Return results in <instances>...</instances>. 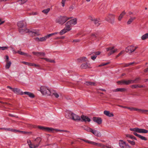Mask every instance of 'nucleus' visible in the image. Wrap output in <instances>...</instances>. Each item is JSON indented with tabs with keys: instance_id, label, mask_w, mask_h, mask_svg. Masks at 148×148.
Here are the masks:
<instances>
[{
	"instance_id": "7c9ffc66",
	"label": "nucleus",
	"mask_w": 148,
	"mask_h": 148,
	"mask_svg": "<svg viewBox=\"0 0 148 148\" xmlns=\"http://www.w3.org/2000/svg\"><path fill=\"white\" fill-rule=\"evenodd\" d=\"M148 39V33H146L143 35L141 37L142 40H145Z\"/></svg>"
},
{
	"instance_id": "b1692460",
	"label": "nucleus",
	"mask_w": 148,
	"mask_h": 148,
	"mask_svg": "<svg viewBox=\"0 0 148 148\" xmlns=\"http://www.w3.org/2000/svg\"><path fill=\"white\" fill-rule=\"evenodd\" d=\"M104 114L106 115L109 117H112L114 116V114L110 112L109 111H104Z\"/></svg>"
},
{
	"instance_id": "e433bc0d",
	"label": "nucleus",
	"mask_w": 148,
	"mask_h": 148,
	"mask_svg": "<svg viewBox=\"0 0 148 148\" xmlns=\"http://www.w3.org/2000/svg\"><path fill=\"white\" fill-rule=\"evenodd\" d=\"M47 39V38L46 36L43 37H40V42L45 41Z\"/></svg>"
},
{
	"instance_id": "052dcab7",
	"label": "nucleus",
	"mask_w": 148,
	"mask_h": 148,
	"mask_svg": "<svg viewBox=\"0 0 148 148\" xmlns=\"http://www.w3.org/2000/svg\"><path fill=\"white\" fill-rule=\"evenodd\" d=\"M53 36V34H52L51 33V34H48L47 35H46V37H47V38H49L51 36Z\"/></svg>"
},
{
	"instance_id": "423d86ee",
	"label": "nucleus",
	"mask_w": 148,
	"mask_h": 148,
	"mask_svg": "<svg viewBox=\"0 0 148 148\" xmlns=\"http://www.w3.org/2000/svg\"><path fill=\"white\" fill-rule=\"evenodd\" d=\"M106 51H109L108 54L109 56H110L116 52L117 51V49H114V47L112 46L106 48Z\"/></svg>"
},
{
	"instance_id": "ea45409f",
	"label": "nucleus",
	"mask_w": 148,
	"mask_h": 148,
	"mask_svg": "<svg viewBox=\"0 0 148 148\" xmlns=\"http://www.w3.org/2000/svg\"><path fill=\"white\" fill-rule=\"evenodd\" d=\"M96 37V35L95 34H93L91 35L90 39V40H94Z\"/></svg>"
},
{
	"instance_id": "4d7b16f0",
	"label": "nucleus",
	"mask_w": 148,
	"mask_h": 148,
	"mask_svg": "<svg viewBox=\"0 0 148 148\" xmlns=\"http://www.w3.org/2000/svg\"><path fill=\"white\" fill-rule=\"evenodd\" d=\"M45 53H39V56H44Z\"/></svg>"
},
{
	"instance_id": "f257e3e1",
	"label": "nucleus",
	"mask_w": 148,
	"mask_h": 148,
	"mask_svg": "<svg viewBox=\"0 0 148 148\" xmlns=\"http://www.w3.org/2000/svg\"><path fill=\"white\" fill-rule=\"evenodd\" d=\"M41 141V139L39 137H38L36 139L33 144L32 143L31 140H27V143L30 148H36L39 145Z\"/></svg>"
},
{
	"instance_id": "473e14b6",
	"label": "nucleus",
	"mask_w": 148,
	"mask_h": 148,
	"mask_svg": "<svg viewBox=\"0 0 148 148\" xmlns=\"http://www.w3.org/2000/svg\"><path fill=\"white\" fill-rule=\"evenodd\" d=\"M125 90V89L124 88H117L116 89L114 90L113 91L114 92H116L118 91L123 92Z\"/></svg>"
},
{
	"instance_id": "2f4dec72",
	"label": "nucleus",
	"mask_w": 148,
	"mask_h": 148,
	"mask_svg": "<svg viewBox=\"0 0 148 148\" xmlns=\"http://www.w3.org/2000/svg\"><path fill=\"white\" fill-rule=\"evenodd\" d=\"M51 95L54 96L56 98H58L59 97L58 94L56 91H52L51 92Z\"/></svg>"
},
{
	"instance_id": "39448f33",
	"label": "nucleus",
	"mask_w": 148,
	"mask_h": 148,
	"mask_svg": "<svg viewBox=\"0 0 148 148\" xmlns=\"http://www.w3.org/2000/svg\"><path fill=\"white\" fill-rule=\"evenodd\" d=\"M138 78H136L134 80H123L121 81H119L118 82V84H119L128 85L130 84L136 83L137 82V81H138Z\"/></svg>"
},
{
	"instance_id": "5701e85b",
	"label": "nucleus",
	"mask_w": 148,
	"mask_h": 148,
	"mask_svg": "<svg viewBox=\"0 0 148 148\" xmlns=\"http://www.w3.org/2000/svg\"><path fill=\"white\" fill-rule=\"evenodd\" d=\"M93 120L98 124H100L101 123V120L100 118L94 117L93 118Z\"/></svg>"
},
{
	"instance_id": "c756f323",
	"label": "nucleus",
	"mask_w": 148,
	"mask_h": 148,
	"mask_svg": "<svg viewBox=\"0 0 148 148\" xmlns=\"http://www.w3.org/2000/svg\"><path fill=\"white\" fill-rule=\"evenodd\" d=\"M6 64L5 66V68L6 69H8L10 68L12 63L11 61H7L6 62Z\"/></svg>"
},
{
	"instance_id": "6e6d98bb",
	"label": "nucleus",
	"mask_w": 148,
	"mask_h": 148,
	"mask_svg": "<svg viewBox=\"0 0 148 148\" xmlns=\"http://www.w3.org/2000/svg\"><path fill=\"white\" fill-rule=\"evenodd\" d=\"M109 62H107V63H102L101 64H100V65H99L98 66L100 67V66H105V65H107V64H109Z\"/></svg>"
},
{
	"instance_id": "aec40b11",
	"label": "nucleus",
	"mask_w": 148,
	"mask_h": 148,
	"mask_svg": "<svg viewBox=\"0 0 148 148\" xmlns=\"http://www.w3.org/2000/svg\"><path fill=\"white\" fill-rule=\"evenodd\" d=\"M72 119L75 121H78L81 120L80 116L74 113Z\"/></svg>"
},
{
	"instance_id": "4c0bfd02",
	"label": "nucleus",
	"mask_w": 148,
	"mask_h": 148,
	"mask_svg": "<svg viewBox=\"0 0 148 148\" xmlns=\"http://www.w3.org/2000/svg\"><path fill=\"white\" fill-rule=\"evenodd\" d=\"M143 87V86H140L138 85H134L132 86V87L133 88H141Z\"/></svg>"
},
{
	"instance_id": "0eeeda50",
	"label": "nucleus",
	"mask_w": 148,
	"mask_h": 148,
	"mask_svg": "<svg viewBox=\"0 0 148 148\" xmlns=\"http://www.w3.org/2000/svg\"><path fill=\"white\" fill-rule=\"evenodd\" d=\"M130 130L134 132H136L139 133H147L148 132L147 130L143 129H140L138 128H131Z\"/></svg>"
},
{
	"instance_id": "a211bd4d",
	"label": "nucleus",
	"mask_w": 148,
	"mask_h": 148,
	"mask_svg": "<svg viewBox=\"0 0 148 148\" xmlns=\"http://www.w3.org/2000/svg\"><path fill=\"white\" fill-rule=\"evenodd\" d=\"M73 26L77 24V19L76 18H74L68 21Z\"/></svg>"
},
{
	"instance_id": "7ed1b4c3",
	"label": "nucleus",
	"mask_w": 148,
	"mask_h": 148,
	"mask_svg": "<svg viewBox=\"0 0 148 148\" xmlns=\"http://www.w3.org/2000/svg\"><path fill=\"white\" fill-rule=\"evenodd\" d=\"M40 90L41 93L43 95H51L52 91L49 88L46 86H41Z\"/></svg>"
},
{
	"instance_id": "bf43d9fd",
	"label": "nucleus",
	"mask_w": 148,
	"mask_h": 148,
	"mask_svg": "<svg viewBox=\"0 0 148 148\" xmlns=\"http://www.w3.org/2000/svg\"><path fill=\"white\" fill-rule=\"evenodd\" d=\"M66 1V0H62L61 3L62 4V5L63 7H64L65 6V3Z\"/></svg>"
},
{
	"instance_id": "0e129e2a",
	"label": "nucleus",
	"mask_w": 148,
	"mask_h": 148,
	"mask_svg": "<svg viewBox=\"0 0 148 148\" xmlns=\"http://www.w3.org/2000/svg\"><path fill=\"white\" fill-rule=\"evenodd\" d=\"M32 53L34 55H36V56H37L38 57L39 56V53L36 52H32Z\"/></svg>"
},
{
	"instance_id": "4be33fe9",
	"label": "nucleus",
	"mask_w": 148,
	"mask_h": 148,
	"mask_svg": "<svg viewBox=\"0 0 148 148\" xmlns=\"http://www.w3.org/2000/svg\"><path fill=\"white\" fill-rule=\"evenodd\" d=\"M24 94L25 95H27L29 97L33 98L34 97V95L32 93L28 92H23V95Z\"/></svg>"
},
{
	"instance_id": "bb28decb",
	"label": "nucleus",
	"mask_w": 148,
	"mask_h": 148,
	"mask_svg": "<svg viewBox=\"0 0 148 148\" xmlns=\"http://www.w3.org/2000/svg\"><path fill=\"white\" fill-rule=\"evenodd\" d=\"M126 13L125 11L123 12L120 15L118 18V20L119 21H121L122 18H123L124 15Z\"/></svg>"
},
{
	"instance_id": "f03ea898",
	"label": "nucleus",
	"mask_w": 148,
	"mask_h": 148,
	"mask_svg": "<svg viewBox=\"0 0 148 148\" xmlns=\"http://www.w3.org/2000/svg\"><path fill=\"white\" fill-rule=\"evenodd\" d=\"M72 27L73 26L68 21L65 24V27L64 28L59 32V34L62 35L70 31L72 29Z\"/></svg>"
},
{
	"instance_id": "603ef678",
	"label": "nucleus",
	"mask_w": 148,
	"mask_h": 148,
	"mask_svg": "<svg viewBox=\"0 0 148 148\" xmlns=\"http://www.w3.org/2000/svg\"><path fill=\"white\" fill-rule=\"evenodd\" d=\"M54 130L53 131L56 130L57 131H59L60 132H68L67 131L65 130H58V129H54Z\"/></svg>"
},
{
	"instance_id": "680f3d73",
	"label": "nucleus",
	"mask_w": 148,
	"mask_h": 148,
	"mask_svg": "<svg viewBox=\"0 0 148 148\" xmlns=\"http://www.w3.org/2000/svg\"><path fill=\"white\" fill-rule=\"evenodd\" d=\"M134 63V62H130L126 65V66H128L129 65H132Z\"/></svg>"
},
{
	"instance_id": "f704fd0d",
	"label": "nucleus",
	"mask_w": 148,
	"mask_h": 148,
	"mask_svg": "<svg viewBox=\"0 0 148 148\" xmlns=\"http://www.w3.org/2000/svg\"><path fill=\"white\" fill-rule=\"evenodd\" d=\"M43 59L45 60L47 62H51V63H54L55 62L54 60H52L49 58H43Z\"/></svg>"
},
{
	"instance_id": "6ab92c4d",
	"label": "nucleus",
	"mask_w": 148,
	"mask_h": 148,
	"mask_svg": "<svg viewBox=\"0 0 148 148\" xmlns=\"http://www.w3.org/2000/svg\"><path fill=\"white\" fill-rule=\"evenodd\" d=\"M81 119L82 120L81 121L85 122H90V119L89 118L84 115H82L81 116Z\"/></svg>"
},
{
	"instance_id": "864d4df0",
	"label": "nucleus",
	"mask_w": 148,
	"mask_h": 148,
	"mask_svg": "<svg viewBox=\"0 0 148 148\" xmlns=\"http://www.w3.org/2000/svg\"><path fill=\"white\" fill-rule=\"evenodd\" d=\"M86 130L88 132H91L92 133V131H93V130L92 129L89 128V127H87L86 129Z\"/></svg>"
},
{
	"instance_id": "79ce46f5",
	"label": "nucleus",
	"mask_w": 148,
	"mask_h": 148,
	"mask_svg": "<svg viewBox=\"0 0 148 148\" xmlns=\"http://www.w3.org/2000/svg\"><path fill=\"white\" fill-rule=\"evenodd\" d=\"M127 109L130 110V111H138L139 110L138 109L134 108H130L128 107L127 108Z\"/></svg>"
},
{
	"instance_id": "49530a36",
	"label": "nucleus",
	"mask_w": 148,
	"mask_h": 148,
	"mask_svg": "<svg viewBox=\"0 0 148 148\" xmlns=\"http://www.w3.org/2000/svg\"><path fill=\"white\" fill-rule=\"evenodd\" d=\"M88 19L89 20L94 21L96 18L93 16H88Z\"/></svg>"
},
{
	"instance_id": "a18cd8bd",
	"label": "nucleus",
	"mask_w": 148,
	"mask_h": 148,
	"mask_svg": "<svg viewBox=\"0 0 148 148\" xmlns=\"http://www.w3.org/2000/svg\"><path fill=\"white\" fill-rule=\"evenodd\" d=\"M126 136L127 137H129L132 139H136L135 137H134L133 136L130 134H126Z\"/></svg>"
},
{
	"instance_id": "dca6fc26",
	"label": "nucleus",
	"mask_w": 148,
	"mask_h": 148,
	"mask_svg": "<svg viewBox=\"0 0 148 148\" xmlns=\"http://www.w3.org/2000/svg\"><path fill=\"white\" fill-rule=\"evenodd\" d=\"M73 113L71 112L68 111L66 114V117L68 119H72Z\"/></svg>"
},
{
	"instance_id": "13d9d810",
	"label": "nucleus",
	"mask_w": 148,
	"mask_h": 148,
	"mask_svg": "<svg viewBox=\"0 0 148 148\" xmlns=\"http://www.w3.org/2000/svg\"><path fill=\"white\" fill-rule=\"evenodd\" d=\"M80 59L82 61H86L87 60V58L86 57H84L80 58Z\"/></svg>"
},
{
	"instance_id": "f3484780",
	"label": "nucleus",
	"mask_w": 148,
	"mask_h": 148,
	"mask_svg": "<svg viewBox=\"0 0 148 148\" xmlns=\"http://www.w3.org/2000/svg\"><path fill=\"white\" fill-rule=\"evenodd\" d=\"M22 63L29 66L35 67H38L39 66L38 65L34 63H29L25 62H22Z\"/></svg>"
},
{
	"instance_id": "58836bf2",
	"label": "nucleus",
	"mask_w": 148,
	"mask_h": 148,
	"mask_svg": "<svg viewBox=\"0 0 148 148\" xmlns=\"http://www.w3.org/2000/svg\"><path fill=\"white\" fill-rule=\"evenodd\" d=\"M101 146H98V147H101L103 148H112V147H110L103 145L101 143H100Z\"/></svg>"
},
{
	"instance_id": "f8f14e48",
	"label": "nucleus",
	"mask_w": 148,
	"mask_h": 148,
	"mask_svg": "<svg viewBox=\"0 0 148 148\" xmlns=\"http://www.w3.org/2000/svg\"><path fill=\"white\" fill-rule=\"evenodd\" d=\"M29 33L30 35L33 34L35 36H41V34L39 33V30H34L32 31H29Z\"/></svg>"
},
{
	"instance_id": "20e7f679",
	"label": "nucleus",
	"mask_w": 148,
	"mask_h": 148,
	"mask_svg": "<svg viewBox=\"0 0 148 148\" xmlns=\"http://www.w3.org/2000/svg\"><path fill=\"white\" fill-rule=\"evenodd\" d=\"M72 17H68L66 16H61L56 20V22L61 25L64 24L67 21L71 18Z\"/></svg>"
},
{
	"instance_id": "8fccbe9b",
	"label": "nucleus",
	"mask_w": 148,
	"mask_h": 148,
	"mask_svg": "<svg viewBox=\"0 0 148 148\" xmlns=\"http://www.w3.org/2000/svg\"><path fill=\"white\" fill-rule=\"evenodd\" d=\"M74 6L72 5L70 6L69 8V10L70 11H72L74 9Z\"/></svg>"
},
{
	"instance_id": "a878e982",
	"label": "nucleus",
	"mask_w": 148,
	"mask_h": 148,
	"mask_svg": "<svg viewBox=\"0 0 148 148\" xmlns=\"http://www.w3.org/2000/svg\"><path fill=\"white\" fill-rule=\"evenodd\" d=\"M17 53L22 55H23L26 56L30 57L31 56L27 53H24L20 51H18Z\"/></svg>"
},
{
	"instance_id": "6e6552de",
	"label": "nucleus",
	"mask_w": 148,
	"mask_h": 148,
	"mask_svg": "<svg viewBox=\"0 0 148 148\" xmlns=\"http://www.w3.org/2000/svg\"><path fill=\"white\" fill-rule=\"evenodd\" d=\"M114 15L110 14L106 18L105 20L110 23H113L114 22Z\"/></svg>"
},
{
	"instance_id": "774afa93",
	"label": "nucleus",
	"mask_w": 148,
	"mask_h": 148,
	"mask_svg": "<svg viewBox=\"0 0 148 148\" xmlns=\"http://www.w3.org/2000/svg\"><path fill=\"white\" fill-rule=\"evenodd\" d=\"M16 130L14 129H13L10 128H9V131H11L12 132H15Z\"/></svg>"
},
{
	"instance_id": "a19ab883",
	"label": "nucleus",
	"mask_w": 148,
	"mask_h": 148,
	"mask_svg": "<svg viewBox=\"0 0 148 148\" xmlns=\"http://www.w3.org/2000/svg\"><path fill=\"white\" fill-rule=\"evenodd\" d=\"M81 67L84 69H86L89 67L86 64H83L81 65Z\"/></svg>"
},
{
	"instance_id": "393cba45",
	"label": "nucleus",
	"mask_w": 148,
	"mask_h": 148,
	"mask_svg": "<svg viewBox=\"0 0 148 148\" xmlns=\"http://www.w3.org/2000/svg\"><path fill=\"white\" fill-rule=\"evenodd\" d=\"M92 133L97 137H100L101 136V133L99 132L97 130H93Z\"/></svg>"
},
{
	"instance_id": "c9c22d12",
	"label": "nucleus",
	"mask_w": 148,
	"mask_h": 148,
	"mask_svg": "<svg viewBox=\"0 0 148 148\" xmlns=\"http://www.w3.org/2000/svg\"><path fill=\"white\" fill-rule=\"evenodd\" d=\"M99 19H98L97 18H96L95 19V20L94 21V23L97 26H98L100 24V23H99Z\"/></svg>"
},
{
	"instance_id": "e2e57ef3",
	"label": "nucleus",
	"mask_w": 148,
	"mask_h": 148,
	"mask_svg": "<svg viewBox=\"0 0 148 148\" xmlns=\"http://www.w3.org/2000/svg\"><path fill=\"white\" fill-rule=\"evenodd\" d=\"M9 128H0V129L6 131H9Z\"/></svg>"
},
{
	"instance_id": "9d476101",
	"label": "nucleus",
	"mask_w": 148,
	"mask_h": 148,
	"mask_svg": "<svg viewBox=\"0 0 148 148\" xmlns=\"http://www.w3.org/2000/svg\"><path fill=\"white\" fill-rule=\"evenodd\" d=\"M38 127L40 130L48 132H52L54 130V129L52 127H46L42 126H38Z\"/></svg>"
},
{
	"instance_id": "09e8293b",
	"label": "nucleus",
	"mask_w": 148,
	"mask_h": 148,
	"mask_svg": "<svg viewBox=\"0 0 148 148\" xmlns=\"http://www.w3.org/2000/svg\"><path fill=\"white\" fill-rule=\"evenodd\" d=\"M138 137L142 140H147V139L145 137L142 136L141 135H140Z\"/></svg>"
},
{
	"instance_id": "69168bd1",
	"label": "nucleus",
	"mask_w": 148,
	"mask_h": 148,
	"mask_svg": "<svg viewBox=\"0 0 148 148\" xmlns=\"http://www.w3.org/2000/svg\"><path fill=\"white\" fill-rule=\"evenodd\" d=\"M97 56L96 55H95L93 56H92L91 58L93 60H94L97 58Z\"/></svg>"
},
{
	"instance_id": "4468645a",
	"label": "nucleus",
	"mask_w": 148,
	"mask_h": 148,
	"mask_svg": "<svg viewBox=\"0 0 148 148\" xmlns=\"http://www.w3.org/2000/svg\"><path fill=\"white\" fill-rule=\"evenodd\" d=\"M18 30L19 32L22 34H23L27 32L29 33V30L26 28H19Z\"/></svg>"
},
{
	"instance_id": "2eb2a0df",
	"label": "nucleus",
	"mask_w": 148,
	"mask_h": 148,
	"mask_svg": "<svg viewBox=\"0 0 148 148\" xmlns=\"http://www.w3.org/2000/svg\"><path fill=\"white\" fill-rule=\"evenodd\" d=\"M12 91L15 93L18 94L23 95V92L21 91L20 89L17 88L12 89Z\"/></svg>"
},
{
	"instance_id": "338daca9",
	"label": "nucleus",
	"mask_w": 148,
	"mask_h": 148,
	"mask_svg": "<svg viewBox=\"0 0 148 148\" xmlns=\"http://www.w3.org/2000/svg\"><path fill=\"white\" fill-rule=\"evenodd\" d=\"M5 61L6 62H7V61H10L9 60V57L8 56H5Z\"/></svg>"
},
{
	"instance_id": "9b49d317",
	"label": "nucleus",
	"mask_w": 148,
	"mask_h": 148,
	"mask_svg": "<svg viewBox=\"0 0 148 148\" xmlns=\"http://www.w3.org/2000/svg\"><path fill=\"white\" fill-rule=\"evenodd\" d=\"M17 26L18 29L26 28V24L24 21H20L17 23Z\"/></svg>"
},
{
	"instance_id": "c85d7f7f",
	"label": "nucleus",
	"mask_w": 148,
	"mask_h": 148,
	"mask_svg": "<svg viewBox=\"0 0 148 148\" xmlns=\"http://www.w3.org/2000/svg\"><path fill=\"white\" fill-rule=\"evenodd\" d=\"M84 84L87 86H95L96 85L95 83L90 82H86Z\"/></svg>"
},
{
	"instance_id": "c03bdc74",
	"label": "nucleus",
	"mask_w": 148,
	"mask_h": 148,
	"mask_svg": "<svg viewBox=\"0 0 148 148\" xmlns=\"http://www.w3.org/2000/svg\"><path fill=\"white\" fill-rule=\"evenodd\" d=\"M38 14V12H32L31 13H30L29 14L30 15H37Z\"/></svg>"
},
{
	"instance_id": "5fc2aeb1",
	"label": "nucleus",
	"mask_w": 148,
	"mask_h": 148,
	"mask_svg": "<svg viewBox=\"0 0 148 148\" xmlns=\"http://www.w3.org/2000/svg\"><path fill=\"white\" fill-rule=\"evenodd\" d=\"M8 48V47L7 46H5L3 47H0V49H1L2 50H5L6 49H7Z\"/></svg>"
},
{
	"instance_id": "3c124183",
	"label": "nucleus",
	"mask_w": 148,
	"mask_h": 148,
	"mask_svg": "<svg viewBox=\"0 0 148 148\" xmlns=\"http://www.w3.org/2000/svg\"><path fill=\"white\" fill-rule=\"evenodd\" d=\"M127 141L132 145H134L135 144V143L134 141L127 140Z\"/></svg>"
},
{
	"instance_id": "cd10ccee",
	"label": "nucleus",
	"mask_w": 148,
	"mask_h": 148,
	"mask_svg": "<svg viewBox=\"0 0 148 148\" xmlns=\"http://www.w3.org/2000/svg\"><path fill=\"white\" fill-rule=\"evenodd\" d=\"M136 18L135 17H131L127 22L128 25H130Z\"/></svg>"
},
{
	"instance_id": "37998d69",
	"label": "nucleus",
	"mask_w": 148,
	"mask_h": 148,
	"mask_svg": "<svg viewBox=\"0 0 148 148\" xmlns=\"http://www.w3.org/2000/svg\"><path fill=\"white\" fill-rule=\"evenodd\" d=\"M27 0H19L18 2L19 4H22L25 3Z\"/></svg>"
},
{
	"instance_id": "412c9836",
	"label": "nucleus",
	"mask_w": 148,
	"mask_h": 148,
	"mask_svg": "<svg viewBox=\"0 0 148 148\" xmlns=\"http://www.w3.org/2000/svg\"><path fill=\"white\" fill-rule=\"evenodd\" d=\"M86 142L92 145H96L97 146H101V145L100 144V143H96L95 142L92 141H91L87 140L86 141Z\"/></svg>"
},
{
	"instance_id": "72a5a7b5",
	"label": "nucleus",
	"mask_w": 148,
	"mask_h": 148,
	"mask_svg": "<svg viewBox=\"0 0 148 148\" xmlns=\"http://www.w3.org/2000/svg\"><path fill=\"white\" fill-rule=\"evenodd\" d=\"M50 9L49 8H48L47 9L44 10L42 11V13L45 14H47L50 11Z\"/></svg>"
},
{
	"instance_id": "1a4fd4ad",
	"label": "nucleus",
	"mask_w": 148,
	"mask_h": 148,
	"mask_svg": "<svg viewBox=\"0 0 148 148\" xmlns=\"http://www.w3.org/2000/svg\"><path fill=\"white\" fill-rule=\"evenodd\" d=\"M137 48V47L131 45L126 48L125 51L127 52L132 53Z\"/></svg>"
},
{
	"instance_id": "de8ad7c7",
	"label": "nucleus",
	"mask_w": 148,
	"mask_h": 148,
	"mask_svg": "<svg viewBox=\"0 0 148 148\" xmlns=\"http://www.w3.org/2000/svg\"><path fill=\"white\" fill-rule=\"evenodd\" d=\"M125 51L124 50L121 51V52H120V53H119L116 56V57H118L120 56L121 55H122V54H123L124 53Z\"/></svg>"
},
{
	"instance_id": "ddd939ff",
	"label": "nucleus",
	"mask_w": 148,
	"mask_h": 148,
	"mask_svg": "<svg viewBox=\"0 0 148 148\" xmlns=\"http://www.w3.org/2000/svg\"><path fill=\"white\" fill-rule=\"evenodd\" d=\"M119 144L120 146L123 147H127L128 148H130V146L124 141H121L120 142Z\"/></svg>"
}]
</instances>
